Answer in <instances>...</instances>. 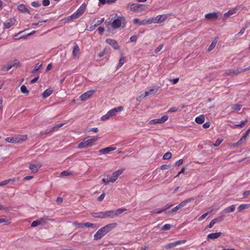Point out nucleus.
Instances as JSON below:
<instances>
[{
  "instance_id": "nucleus-1",
  "label": "nucleus",
  "mask_w": 250,
  "mask_h": 250,
  "mask_svg": "<svg viewBox=\"0 0 250 250\" xmlns=\"http://www.w3.org/2000/svg\"><path fill=\"white\" fill-rule=\"evenodd\" d=\"M126 208H119L116 211L109 210L101 211L99 212H93L92 213V216L94 218H113L118 216L119 214L126 211Z\"/></svg>"
},
{
  "instance_id": "nucleus-2",
  "label": "nucleus",
  "mask_w": 250,
  "mask_h": 250,
  "mask_svg": "<svg viewBox=\"0 0 250 250\" xmlns=\"http://www.w3.org/2000/svg\"><path fill=\"white\" fill-rule=\"evenodd\" d=\"M116 226V223H111L102 227L94 235V240H99L102 239L107 233L115 228Z\"/></svg>"
},
{
  "instance_id": "nucleus-3",
  "label": "nucleus",
  "mask_w": 250,
  "mask_h": 250,
  "mask_svg": "<svg viewBox=\"0 0 250 250\" xmlns=\"http://www.w3.org/2000/svg\"><path fill=\"white\" fill-rule=\"evenodd\" d=\"M127 8L133 12H140L145 9V5L142 4L128 3Z\"/></svg>"
},
{
  "instance_id": "nucleus-4",
  "label": "nucleus",
  "mask_w": 250,
  "mask_h": 250,
  "mask_svg": "<svg viewBox=\"0 0 250 250\" xmlns=\"http://www.w3.org/2000/svg\"><path fill=\"white\" fill-rule=\"evenodd\" d=\"M171 14L159 15L155 17L151 18L152 23H162L166 20Z\"/></svg>"
},
{
  "instance_id": "nucleus-5",
  "label": "nucleus",
  "mask_w": 250,
  "mask_h": 250,
  "mask_svg": "<svg viewBox=\"0 0 250 250\" xmlns=\"http://www.w3.org/2000/svg\"><path fill=\"white\" fill-rule=\"evenodd\" d=\"M125 20L123 17H118L114 20L112 23L113 28L116 29L120 27L121 24L125 21Z\"/></svg>"
},
{
  "instance_id": "nucleus-6",
  "label": "nucleus",
  "mask_w": 250,
  "mask_h": 250,
  "mask_svg": "<svg viewBox=\"0 0 250 250\" xmlns=\"http://www.w3.org/2000/svg\"><path fill=\"white\" fill-rule=\"evenodd\" d=\"M123 171L124 169H119L114 172L111 176L108 175V177H109V181H110V182L111 183L115 182L118 177L123 173Z\"/></svg>"
},
{
  "instance_id": "nucleus-7",
  "label": "nucleus",
  "mask_w": 250,
  "mask_h": 250,
  "mask_svg": "<svg viewBox=\"0 0 250 250\" xmlns=\"http://www.w3.org/2000/svg\"><path fill=\"white\" fill-rule=\"evenodd\" d=\"M186 240H179L173 243H169L165 245L164 248L166 249H171L178 245L184 244L186 243Z\"/></svg>"
},
{
  "instance_id": "nucleus-8",
  "label": "nucleus",
  "mask_w": 250,
  "mask_h": 250,
  "mask_svg": "<svg viewBox=\"0 0 250 250\" xmlns=\"http://www.w3.org/2000/svg\"><path fill=\"white\" fill-rule=\"evenodd\" d=\"M168 117L167 116H163L161 118L159 119H155L152 120H150L149 122V124L150 125H154L157 124H162L165 123L166 121L167 120Z\"/></svg>"
},
{
  "instance_id": "nucleus-9",
  "label": "nucleus",
  "mask_w": 250,
  "mask_h": 250,
  "mask_svg": "<svg viewBox=\"0 0 250 250\" xmlns=\"http://www.w3.org/2000/svg\"><path fill=\"white\" fill-rule=\"evenodd\" d=\"M242 8L241 5L236 6L235 8L229 10L227 12L225 13L224 15L223 20L226 19L229 16L232 15L236 13V12Z\"/></svg>"
},
{
  "instance_id": "nucleus-10",
  "label": "nucleus",
  "mask_w": 250,
  "mask_h": 250,
  "mask_svg": "<svg viewBox=\"0 0 250 250\" xmlns=\"http://www.w3.org/2000/svg\"><path fill=\"white\" fill-rule=\"evenodd\" d=\"M92 143L90 138L84 139L82 142L78 145V148H83L90 146Z\"/></svg>"
},
{
  "instance_id": "nucleus-11",
  "label": "nucleus",
  "mask_w": 250,
  "mask_h": 250,
  "mask_svg": "<svg viewBox=\"0 0 250 250\" xmlns=\"http://www.w3.org/2000/svg\"><path fill=\"white\" fill-rule=\"evenodd\" d=\"M95 90H91L85 92L80 97L81 100L82 101H86L89 99L95 92Z\"/></svg>"
},
{
  "instance_id": "nucleus-12",
  "label": "nucleus",
  "mask_w": 250,
  "mask_h": 250,
  "mask_svg": "<svg viewBox=\"0 0 250 250\" xmlns=\"http://www.w3.org/2000/svg\"><path fill=\"white\" fill-rule=\"evenodd\" d=\"M243 69L242 68H238L236 69L229 70L226 72V74L227 75H237L240 73L244 72V70H243Z\"/></svg>"
},
{
  "instance_id": "nucleus-13",
  "label": "nucleus",
  "mask_w": 250,
  "mask_h": 250,
  "mask_svg": "<svg viewBox=\"0 0 250 250\" xmlns=\"http://www.w3.org/2000/svg\"><path fill=\"white\" fill-rule=\"evenodd\" d=\"M105 42L107 44L111 45L115 50H118L120 48L117 42L114 40L111 39H106L105 40Z\"/></svg>"
},
{
  "instance_id": "nucleus-14",
  "label": "nucleus",
  "mask_w": 250,
  "mask_h": 250,
  "mask_svg": "<svg viewBox=\"0 0 250 250\" xmlns=\"http://www.w3.org/2000/svg\"><path fill=\"white\" fill-rule=\"evenodd\" d=\"M123 109L124 107L122 106H120L110 109L108 111V112L109 113V114H110V116L112 117L114 116H115L118 112H121L123 111Z\"/></svg>"
},
{
  "instance_id": "nucleus-15",
  "label": "nucleus",
  "mask_w": 250,
  "mask_h": 250,
  "mask_svg": "<svg viewBox=\"0 0 250 250\" xmlns=\"http://www.w3.org/2000/svg\"><path fill=\"white\" fill-rule=\"evenodd\" d=\"M159 86H152L148 88V91H146V96L152 95L156 93L159 90Z\"/></svg>"
},
{
  "instance_id": "nucleus-16",
  "label": "nucleus",
  "mask_w": 250,
  "mask_h": 250,
  "mask_svg": "<svg viewBox=\"0 0 250 250\" xmlns=\"http://www.w3.org/2000/svg\"><path fill=\"white\" fill-rule=\"evenodd\" d=\"M16 21V20L14 18L7 19L4 22V29L10 28L15 24Z\"/></svg>"
},
{
  "instance_id": "nucleus-17",
  "label": "nucleus",
  "mask_w": 250,
  "mask_h": 250,
  "mask_svg": "<svg viewBox=\"0 0 250 250\" xmlns=\"http://www.w3.org/2000/svg\"><path fill=\"white\" fill-rule=\"evenodd\" d=\"M26 135H18L15 136V143H21V142L26 140Z\"/></svg>"
},
{
  "instance_id": "nucleus-18",
  "label": "nucleus",
  "mask_w": 250,
  "mask_h": 250,
  "mask_svg": "<svg viewBox=\"0 0 250 250\" xmlns=\"http://www.w3.org/2000/svg\"><path fill=\"white\" fill-rule=\"evenodd\" d=\"M116 147H107L106 148H102L99 150V152L101 154H106L110 152V151L116 150Z\"/></svg>"
},
{
  "instance_id": "nucleus-19",
  "label": "nucleus",
  "mask_w": 250,
  "mask_h": 250,
  "mask_svg": "<svg viewBox=\"0 0 250 250\" xmlns=\"http://www.w3.org/2000/svg\"><path fill=\"white\" fill-rule=\"evenodd\" d=\"M64 124L61 123L59 124L56 125L55 126L51 128V129L49 130H46L44 133L42 132L41 134L43 135V134H48L50 132H53L55 131L56 130L58 129V128L62 127L63 125Z\"/></svg>"
},
{
  "instance_id": "nucleus-20",
  "label": "nucleus",
  "mask_w": 250,
  "mask_h": 250,
  "mask_svg": "<svg viewBox=\"0 0 250 250\" xmlns=\"http://www.w3.org/2000/svg\"><path fill=\"white\" fill-rule=\"evenodd\" d=\"M205 18L208 20H214L218 18V13L212 12L205 15Z\"/></svg>"
},
{
  "instance_id": "nucleus-21",
  "label": "nucleus",
  "mask_w": 250,
  "mask_h": 250,
  "mask_svg": "<svg viewBox=\"0 0 250 250\" xmlns=\"http://www.w3.org/2000/svg\"><path fill=\"white\" fill-rule=\"evenodd\" d=\"M172 206V205H167L164 207V208L163 209H154V210L151 211V212L152 213L159 214V213L166 210L167 209L169 208Z\"/></svg>"
},
{
  "instance_id": "nucleus-22",
  "label": "nucleus",
  "mask_w": 250,
  "mask_h": 250,
  "mask_svg": "<svg viewBox=\"0 0 250 250\" xmlns=\"http://www.w3.org/2000/svg\"><path fill=\"white\" fill-rule=\"evenodd\" d=\"M222 234L221 232L211 233L208 235L207 239H214L219 237Z\"/></svg>"
},
{
  "instance_id": "nucleus-23",
  "label": "nucleus",
  "mask_w": 250,
  "mask_h": 250,
  "mask_svg": "<svg viewBox=\"0 0 250 250\" xmlns=\"http://www.w3.org/2000/svg\"><path fill=\"white\" fill-rule=\"evenodd\" d=\"M45 223V220H36L32 222L31 226L32 227H36L39 225L44 224Z\"/></svg>"
},
{
  "instance_id": "nucleus-24",
  "label": "nucleus",
  "mask_w": 250,
  "mask_h": 250,
  "mask_svg": "<svg viewBox=\"0 0 250 250\" xmlns=\"http://www.w3.org/2000/svg\"><path fill=\"white\" fill-rule=\"evenodd\" d=\"M80 53V49L78 45V44H75L73 51H72V55L73 57H77L78 56L79 54Z\"/></svg>"
},
{
  "instance_id": "nucleus-25",
  "label": "nucleus",
  "mask_w": 250,
  "mask_h": 250,
  "mask_svg": "<svg viewBox=\"0 0 250 250\" xmlns=\"http://www.w3.org/2000/svg\"><path fill=\"white\" fill-rule=\"evenodd\" d=\"M41 165L40 164H30L29 168L32 171V172L35 173L38 171Z\"/></svg>"
},
{
  "instance_id": "nucleus-26",
  "label": "nucleus",
  "mask_w": 250,
  "mask_h": 250,
  "mask_svg": "<svg viewBox=\"0 0 250 250\" xmlns=\"http://www.w3.org/2000/svg\"><path fill=\"white\" fill-rule=\"evenodd\" d=\"M194 199L193 198H190L188 199H187L183 201H182L180 204H179V206L181 207V208H183L185 207L187 204L194 201Z\"/></svg>"
},
{
  "instance_id": "nucleus-27",
  "label": "nucleus",
  "mask_w": 250,
  "mask_h": 250,
  "mask_svg": "<svg viewBox=\"0 0 250 250\" xmlns=\"http://www.w3.org/2000/svg\"><path fill=\"white\" fill-rule=\"evenodd\" d=\"M125 62V58L123 56V54L121 55V58L119 60V63L117 66V68L118 69L121 67Z\"/></svg>"
},
{
  "instance_id": "nucleus-28",
  "label": "nucleus",
  "mask_w": 250,
  "mask_h": 250,
  "mask_svg": "<svg viewBox=\"0 0 250 250\" xmlns=\"http://www.w3.org/2000/svg\"><path fill=\"white\" fill-rule=\"evenodd\" d=\"M196 123L198 124H202L205 121V116L204 115H200L197 117L195 120Z\"/></svg>"
},
{
  "instance_id": "nucleus-29",
  "label": "nucleus",
  "mask_w": 250,
  "mask_h": 250,
  "mask_svg": "<svg viewBox=\"0 0 250 250\" xmlns=\"http://www.w3.org/2000/svg\"><path fill=\"white\" fill-rule=\"evenodd\" d=\"M53 92V90L51 88L46 89L42 93V95L43 98H46L49 97Z\"/></svg>"
},
{
  "instance_id": "nucleus-30",
  "label": "nucleus",
  "mask_w": 250,
  "mask_h": 250,
  "mask_svg": "<svg viewBox=\"0 0 250 250\" xmlns=\"http://www.w3.org/2000/svg\"><path fill=\"white\" fill-rule=\"evenodd\" d=\"M249 208H250V204H241L238 208V210L239 211H242Z\"/></svg>"
},
{
  "instance_id": "nucleus-31",
  "label": "nucleus",
  "mask_w": 250,
  "mask_h": 250,
  "mask_svg": "<svg viewBox=\"0 0 250 250\" xmlns=\"http://www.w3.org/2000/svg\"><path fill=\"white\" fill-rule=\"evenodd\" d=\"M235 209V205H231V206L226 208L224 210V211L225 213L232 212L234 211Z\"/></svg>"
},
{
  "instance_id": "nucleus-32",
  "label": "nucleus",
  "mask_w": 250,
  "mask_h": 250,
  "mask_svg": "<svg viewBox=\"0 0 250 250\" xmlns=\"http://www.w3.org/2000/svg\"><path fill=\"white\" fill-rule=\"evenodd\" d=\"M42 63H38L36 64L34 68L32 70V73L35 74L36 72L39 71L42 68Z\"/></svg>"
},
{
  "instance_id": "nucleus-33",
  "label": "nucleus",
  "mask_w": 250,
  "mask_h": 250,
  "mask_svg": "<svg viewBox=\"0 0 250 250\" xmlns=\"http://www.w3.org/2000/svg\"><path fill=\"white\" fill-rule=\"evenodd\" d=\"M18 9L22 12H28L29 11L28 10V9L26 8L25 5L24 4H20L18 6Z\"/></svg>"
},
{
  "instance_id": "nucleus-34",
  "label": "nucleus",
  "mask_w": 250,
  "mask_h": 250,
  "mask_svg": "<svg viewBox=\"0 0 250 250\" xmlns=\"http://www.w3.org/2000/svg\"><path fill=\"white\" fill-rule=\"evenodd\" d=\"M248 122V119L247 118L245 120L242 121L240 124L234 125H233L234 128L236 127H242L243 126H244Z\"/></svg>"
},
{
  "instance_id": "nucleus-35",
  "label": "nucleus",
  "mask_w": 250,
  "mask_h": 250,
  "mask_svg": "<svg viewBox=\"0 0 250 250\" xmlns=\"http://www.w3.org/2000/svg\"><path fill=\"white\" fill-rule=\"evenodd\" d=\"M85 9V6L83 4H82L76 11V12L81 16L84 12Z\"/></svg>"
},
{
  "instance_id": "nucleus-36",
  "label": "nucleus",
  "mask_w": 250,
  "mask_h": 250,
  "mask_svg": "<svg viewBox=\"0 0 250 250\" xmlns=\"http://www.w3.org/2000/svg\"><path fill=\"white\" fill-rule=\"evenodd\" d=\"M104 19V18H101L100 19L98 20L97 21H95V20L92 22V24L94 25L95 27H97L99 25L102 23Z\"/></svg>"
},
{
  "instance_id": "nucleus-37",
  "label": "nucleus",
  "mask_w": 250,
  "mask_h": 250,
  "mask_svg": "<svg viewBox=\"0 0 250 250\" xmlns=\"http://www.w3.org/2000/svg\"><path fill=\"white\" fill-rule=\"evenodd\" d=\"M80 16V15L76 11L74 13H73L70 16L68 17L67 18H68V20H72V19H76L78 18Z\"/></svg>"
},
{
  "instance_id": "nucleus-38",
  "label": "nucleus",
  "mask_w": 250,
  "mask_h": 250,
  "mask_svg": "<svg viewBox=\"0 0 250 250\" xmlns=\"http://www.w3.org/2000/svg\"><path fill=\"white\" fill-rule=\"evenodd\" d=\"M72 174V171H70L69 170H65V171H62L60 175L62 177H63V176H67L71 175Z\"/></svg>"
},
{
  "instance_id": "nucleus-39",
  "label": "nucleus",
  "mask_w": 250,
  "mask_h": 250,
  "mask_svg": "<svg viewBox=\"0 0 250 250\" xmlns=\"http://www.w3.org/2000/svg\"><path fill=\"white\" fill-rule=\"evenodd\" d=\"M21 93L23 94H28L29 93V91L27 89V87L24 85L21 86Z\"/></svg>"
},
{
  "instance_id": "nucleus-40",
  "label": "nucleus",
  "mask_w": 250,
  "mask_h": 250,
  "mask_svg": "<svg viewBox=\"0 0 250 250\" xmlns=\"http://www.w3.org/2000/svg\"><path fill=\"white\" fill-rule=\"evenodd\" d=\"M241 107L242 105L241 104H235L232 105L231 109L235 111H239L241 109Z\"/></svg>"
},
{
  "instance_id": "nucleus-41",
  "label": "nucleus",
  "mask_w": 250,
  "mask_h": 250,
  "mask_svg": "<svg viewBox=\"0 0 250 250\" xmlns=\"http://www.w3.org/2000/svg\"><path fill=\"white\" fill-rule=\"evenodd\" d=\"M151 18L149 19L148 20H144L142 21H141L140 22H139L140 25H144L146 24H151L152 23V22L151 21Z\"/></svg>"
},
{
  "instance_id": "nucleus-42",
  "label": "nucleus",
  "mask_w": 250,
  "mask_h": 250,
  "mask_svg": "<svg viewBox=\"0 0 250 250\" xmlns=\"http://www.w3.org/2000/svg\"><path fill=\"white\" fill-rule=\"evenodd\" d=\"M171 153L170 152H167L163 155V159L164 160H168L171 157Z\"/></svg>"
},
{
  "instance_id": "nucleus-43",
  "label": "nucleus",
  "mask_w": 250,
  "mask_h": 250,
  "mask_svg": "<svg viewBox=\"0 0 250 250\" xmlns=\"http://www.w3.org/2000/svg\"><path fill=\"white\" fill-rule=\"evenodd\" d=\"M216 43H217V41H213L212 42V43H211V44L209 45V47L208 48V51H210L213 49H214L215 48V47L216 46Z\"/></svg>"
},
{
  "instance_id": "nucleus-44",
  "label": "nucleus",
  "mask_w": 250,
  "mask_h": 250,
  "mask_svg": "<svg viewBox=\"0 0 250 250\" xmlns=\"http://www.w3.org/2000/svg\"><path fill=\"white\" fill-rule=\"evenodd\" d=\"M171 228V225L169 224H167L164 225L162 228L161 229V230H169Z\"/></svg>"
},
{
  "instance_id": "nucleus-45",
  "label": "nucleus",
  "mask_w": 250,
  "mask_h": 250,
  "mask_svg": "<svg viewBox=\"0 0 250 250\" xmlns=\"http://www.w3.org/2000/svg\"><path fill=\"white\" fill-rule=\"evenodd\" d=\"M111 117L110 116V114H109V113L107 112V113L103 116L102 117H101V120L102 121H106L109 119H110Z\"/></svg>"
},
{
  "instance_id": "nucleus-46",
  "label": "nucleus",
  "mask_w": 250,
  "mask_h": 250,
  "mask_svg": "<svg viewBox=\"0 0 250 250\" xmlns=\"http://www.w3.org/2000/svg\"><path fill=\"white\" fill-rule=\"evenodd\" d=\"M181 208L179 205L173 208L170 211H168V213H174L177 211L179 209Z\"/></svg>"
},
{
  "instance_id": "nucleus-47",
  "label": "nucleus",
  "mask_w": 250,
  "mask_h": 250,
  "mask_svg": "<svg viewBox=\"0 0 250 250\" xmlns=\"http://www.w3.org/2000/svg\"><path fill=\"white\" fill-rule=\"evenodd\" d=\"M107 50H108V49H107L106 47V48H105L103 50V51H102V52H101L99 54V55H98L99 57H100V58H101V57H103L104 55H105V54L107 53Z\"/></svg>"
},
{
  "instance_id": "nucleus-48",
  "label": "nucleus",
  "mask_w": 250,
  "mask_h": 250,
  "mask_svg": "<svg viewBox=\"0 0 250 250\" xmlns=\"http://www.w3.org/2000/svg\"><path fill=\"white\" fill-rule=\"evenodd\" d=\"M5 141L9 143H15V136L12 137H7L5 138Z\"/></svg>"
},
{
  "instance_id": "nucleus-49",
  "label": "nucleus",
  "mask_w": 250,
  "mask_h": 250,
  "mask_svg": "<svg viewBox=\"0 0 250 250\" xmlns=\"http://www.w3.org/2000/svg\"><path fill=\"white\" fill-rule=\"evenodd\" d=\"M11 64V65H12V67L15 66L18 67V66H20L21 65V63L17 60H15L12 62V64Z\"/></svg>"
},
{
  "instance_id": "nucleus-50",
  "label": "nucleus",
  "mask_w": 250,
  "mask_h": 250,
  "mask_svg": "<svg viewBox=\"0 0 250 250\" xmlns=\"http://www.w3.org/2000/svg\"><path fill=\"white\" fill-rule=\"evenodd\" d=\"M31 5L34 7L37 8L41 6V4L40 3V2L39 1H33L31 3Z\"/></svg>"
},
{
  "instance_id": "nucleus-51",
  "label": "nucleus",
  "mask_w": 250,
  "mask_h": 250,
  "mask_svg": "<svg viewBox=\"0 0 250 250\" xmlns=\"http://www.w3.org/2000/svg\"><path fill=\"white\" fill-rule=\"evenodd\" d=\"M12 67V65L11 64H8L7 66H4L2 70L3 71H8Z\"/></svg>"
},
{
  "instance_id": "nucleus-52",
  "label": "nucleus",
  "mask_w": 250,
  "mask_h": 250,
  "mask_svg": "<svg viewBox=\"0 0 250 250\" xmlns=\"http://www.w3.org/2000/svg\"><path fill=\"white\" fill-rule=\"evenodd\" d=\"M218 220H211L209 225L208 226V228H211L217 222Z\"/></svg>"
},
{
  "instance_id": "nucleus-53",
  "label": "nucleus",
  "mask_w": 250,
  "mask_h": 250,
  "mask_svg": "<svg viewBox=\"0 0 250 250\" xmlns=\"http://www.w3.org/2000/svg\"><path fill=\"white\" fill-rule=\"evenodd\" d=\"M164 45L163 44H160L155 50L156 53H158L163 47Z\"/></svg>"
},
{
  "instance_id": "nucleus-54",
  "label": "nucleus",
  "mask_w": 250,
  "mask_h": 250,
  "mask_svg": "<svg viewBox=\"0 0 250 250\" xmlns=\"http://www.w3.org/2000/svg\"><path fill=\"white\" fill-rule=\"evenodd\" d=\"M222 140L217 139L215 143L214 144H213L212 145L215 147L218 146L220 145V144L222 143Z\"/></svg>"
},
{
  "instance_id": "nucleus-55",
  "label": "nucleus",
  "mask_w": 250,
  "mask_h": 250,
  "mask_svg": "<svg viewBox=\"0 0 250 250\" xmlns=\"http://www.w3.org/2000/svg\"><path fill=\"white\" fill-rule=\"evenodd\" d=\"M246 140L244 139L243 137H241L238 141V144H240V145L241 146L245 142Z\"/></svg>"
},
{
  "instance_id": "nucleus-56",
  "label": "nucleus",
  "mask_w": 250,
  "mask_h": 250,
  "mask_svg": "<svg viewBox=\"0 0 250 250\" xmlns=\"http://www.w3.org/2000/svg\"><path fill=\"white\" fill-rule=\"evenodd\" d=\"M178 110V108L176 107H172L170 108L167 111L168 112H175Z\"/></svg>"
},
{
  "instance_id": "nucleus-57",
  "label": "nucleus",
  "mask_w": 250,
  "mask_h": 250,
  "mask_svg": "<svg viewBox=\"0 0 250 250\" xmlns=\"http://www.w3.org/2000/svg\"><path fill=\"white\" fill-rule=\"evenodd\" d=\"M74 224L77 226L78 228H83L84 227V223H74Z\"/></svg>"
},
{
  "instance_id": "nucleus-58",
  "label": "nucleus",
  "mask_w": 250,
  "mask_h": 250,
  "mask_svg": "<svg viewBox=\"0 0 250 250\" xmlns=\"http://www.w3.org/2000/svg\"><path fill=\"white\" fill-rule=\"evenodd\" d=\"M9 183V180H4L0 182V186H3L6 185Z\"/></svg>"
},
{
  "instance_id": "nucleus-59",
  "label": "nucleus",
  "mask_w": 250,
  "mask_h": 250,
  "mask_svg": "<svg viewBox=\"0 0 250 250\" xmlns=\"http://www.w3.org/2000/svg\"><path fill=\"white\" fill-rule=\"evenodd\" d=\"M50 4V1L49 0H43L42 1V5L44 6H48Z\"/></svg>"
},
{
  "instance_id": "nucleus-60",
  "label": "nucleus",
  "mask_w": 250,
  "mask_h": 250,
  "mask_svg": "<svg viewBox=\"0 0 250 250\" xmlns=\"http://www.w3.org/2000/svg\"><path fill=\"white\" fill-rule=\"evenodd\" d=\"M105 197V193L102 194L98 198V201L99 202L102 201Z\"/></svg>"
},
{
  "instance_id": "nucleus-61",
  "label": "nucleus",
  "mask_w": 250,
  "mask_h": 250,
  "mask_svg": "<svg viewBox=\"0 0 250 250\" xmlns=\"http://www.w3.org/2000/svg\"><path fill=\"white\" fill-rule=\"evenodd\" d=\"M170 167V166L167 165H163L161 166V169L162 170L167 169Z\"/></svg>"
},
{
  "instance_id": "nucleus-62",
  "label": "nucleus",
  "mask_w": 250,
  "mask_h": 250,
  "mask_svg": "<svg viewBox=\"0 0 250 250\" xmlns=\"http://www.w3.org/2000/svg\"><path fill=\"white\" fill-rule=\"evenodd\" d=\"M146 96H146V93H145V94H143V93H141V94H140V95L139 96H138L136 98V99H137V101H139L140 99H143V98H145Z\"/></svg>"
},
{
  "instance_id": "nucleus-63",
  "label": "nucleus",
  "mask_w": 250,
  "mask_h": 250,
  "mask_svg": "<svg viewBox=\"0 0 250 250\" xmlns=\"http://www.w3.org/2000/svg\"><path fill=\"white\" fill-rule=\"evenodd\" d=\"M179 78H174V79H169V81L170 82H171L173 83V84H176L177 83L178 81H179Z\"/></svg>"
},
{
  "instance_id": "nucleus-64",
  "label": "nucleus",
  "mask_w": 250,
  "mask_h": 250,
  "mask_svg": "<svg viewBox=\"0 0 250 250\" xmlns=\"http://www.w3.org/2000/svg\"><path fill=\"white\" fill-rule=\"evenodd\" d=\"M210 125V123L208 122L205 123L203 124V127L204 128H208Z\"/></svg>"
}]
</instances>
